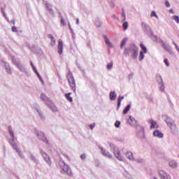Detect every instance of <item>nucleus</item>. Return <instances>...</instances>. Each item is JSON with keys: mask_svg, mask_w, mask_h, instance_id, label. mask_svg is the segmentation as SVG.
<instances>
[{"mask_svg": "<svg viewBox=\"0 0 179 179\" xmlns=\"http://www.w3.org/2000/svg\"><path fill=\"white\" fill-rule=\"evenodd\" d=\"M8 132L9 135L12 137V140L10 141V145L12 146L13 149H15V150L20 155V150L17 146V143L15 142V133H13V130H12V127H10V126L8 127Z\"/></svg>", "mask_w": 179, "mask_h": 179, "instance_id": "1", "label": "nucleus"}, {"mask_svg": "<svg viewBox=\"0 0 179 179\" xmlns=\"http://www.w3.org/2000/svg\"><path fill=\"white\" fill-rule=\"evenodd\" d=\"M138 52L139 49L136 45H131L130 48L125 49L124 55H129V54H131L132 58H136V57H138Z\"/></svg>", "mask_w": 179, "mask_h": 179, "instance_id": "2", "label": "nucleus"}, {"mask_svg": "<svg viewBox=\"0 0 179 179\" xmlns=\"http://www.w3.org/2000/svg\"><path fill=\"white\" fill-rule=\"evenodd\" d=\"M66 78L71 90L75 92L76 90V84L75 83V78H73V75L72 73H71V71L67 73Z\"/></svg>", "mask_w": 179, "mask_h": 179, "instance_id": "3", "label": "nucleus"}, {"mask_svg": "<svg viewBox=\"0 0 179 179\" xmlns=\"http://www.w3.org/2000/svg\"><path fill=\"white\" fill-rule=\"evenodd\" d=\"M58 54L61 55L64 51V42L61 39L58 41V45H57Z\"/></svg>", "mask_w": 179, "mask_h": 179, "instance_id": "4", "label": "nucleus"}, {"mask_svg": "<svg viewBox=\"0 0 179 179\" xmlns=\"http://www.w3.org/2000/svg\"><path fill=\"white\" fill-rule=\"evenodd\" d=\"M149 124H151L150 129H155L159 128V124L157 122L155 121L153 119L148 120Z\"/></svg>", "mask_w": 179, "mask_h": 179, "instance_id": "5", "label": "nucleus"}, {"mask_svg": "<svg viewBox=\"0 0 179 179\" xmlns=\"http://www.w3.org/2000/svg\"><path fill=\"white\" fill-rule=\"evenodd\" d=\"M113 153L115 157L118 159V160H120V162H122L124 160V158H122V157L121 156V152H120V150H118V149L115 150L113 151Z\"/></svg>", "mask_w": 179, "mask_h": 179, "instance_id": "6", "label": "nucleus"}, {"mask_svg": "<svg viewBox=\"0 0 179 179\" xmlns=\"http://www.w3.org/2000/svg\"><path fill=\"white\" fill-rule=\"evenodd\" d=\"M101 152L105 157H108V159H113V155L109 152L106 151V150L102 149Z\"/></svg>", "mask_w": 179, "mask_h": 179, "instance_id": "7", "label": "nucleus"}, {"mask_svg": "<svg viewBox=\"0 0 179 179\" xmlns=\"http://www.w3.org/2000/svg\"><path fill=\"white\" fill-rule=\"evenodd\" d=\"M48 36L50 39V45H51V47H54V45H55V44L57 43V41H55V38H54L52 34H48Z\"/></svg>", "mask_w": 179, "mask_h": 179, "instance_id": "8", "label": "nucleus"}, {"mask_svg": "<svg viewBox=\"0 0 179 179\" xmlns=\"http://www.w3.org/2000/svg\"><path fill=\"white\" fill-rule=\"evenodd\" d=\"M159 174L161 179H169V175H167V173H166L163 170L159 171Z\"/></svg>", "mask_w": 179, "mask_h": 179, "instance_id": "9", "label": "nucleus"}, {"mask_svg": "<svg viewBox=\"0 0 179 179\" xmlns=\"http://www.w3.org/2000/svg\"><path fill=\"white\" fill-rule=\"evenodd\" d=\"M13 62L14 65L17 66V68H19L21 71H23V66H22V64H20V62H17L16 61V59H13Z\"/></svg>", "mask_w": 179, "mask_h": 179, "instance_id": "10", "label": "nucleus"}, {"mask_svg": "<svg viewBox=\"0 0 179 179\" xmlns=\"http://www.w3.org/2000/svg\"><path fill=\"white\" fill-rule=\"evenodd\" d=\"M153 136H156L157 138H163V133L159 130H155L153 132Z\"/></svg>", "mask_w": 179, "mask_h": 179, "instance_id": "11", "label": "nucleus"}, {"mask_svg": "<svg viewBox=\"0 0 179 179\" xmlns=\"http://www.w3.org/2000/svg\"><path fill=\"white\" fill-rule=\"evenodd\" d=\"M128 122L130 124V125H135V124H136V120H135V118L132 116H129Z\"/></svg>", "mask_w": 179, "mask_h": 179, "instance_id": "12", "label": "nucleus"}, {"mask_svg": "<svg viewBox=\"0 0 179 179\" xmlns=\"http://www.w3.org/2000/svg\"><path fill=\"white\" fill-rule=\"evenodd\" d=\"M42 156L45 159V162H47V163L48 164L51 163V159H50V156H48L45 152H43Z\"/></svg>", "mask_w": 179, "mask_h": 179, "instance_id": "13", "label": "nucleus"}, {"mask_svg": "<svg viewBox=\"0 0 179 179\" xmlns=\"http://www.w3.org/2000/svg\"><path fill=\"white\" fill-rule=\"evenodd\" d=\"M41 100H43V101H45V103H48V101H51V100H50V98H48L45 94H42L41 95Z\"/></svg>", "mask_w": 179, "mask_h": 179, "instance_id": "14", "label": "nucleus"}, {"mask_svg": "<svg viewBox=\"0 0 179 179\" xmlns=\"http://www.w3.org/2000/svg\"><path fill=\"white\" fill-rule=\"evenodd\" d=\"M110 99L111 101H114L115 100V99H117V94H115V92H110Z\"/></svg>", "mask_w": 179, "mask_h": 179, "instance_id": "15", "label": "nucleus"}, {"mask_svg": "<svg viewBox=\"0 0 179 179\" xmlns=\"http://www.w3.org/2000/svg\"><path fill=\"white\" fill-rule=\"evenodd\" d=\"M71 94H72V93H71V92L67 93V94H65V97H66V99L68 101H70V103H72V101H73V99L71 96Z\"/></svg>", "mask_w": 179, "mask_h": 179, "instance_id": "16", "label": "nucleus"}, {"mask_svg": "<svg viewBox=\"0 0 179 179\" xmlns=\"http://www.w3.org/2000/svg\"><path fill=\"white\" fill-rule=\"evenodd\" d=\"M140 47L141 48V51H143V52H144V54L148 53V49L146 48V46H145V45H143V43H141Z\"/></svg>", "mask_w": 179, "mask_h": 179, "instance_id": "17", "label": "nucleus"}, {"mask_svg": "<svg viewBox=\"0 0 179 179\" xmlns=\"http://www.w3.org/2000/svg\"><path fill=\"white\" fill-rule=\"evenodd\" d=\"M165 121L169 127H170L171 128V127H173V120L170 117L166 118Z\"/></svg>", "mask_w": 179, "mask_h": 179, "instance_id": "18", "label": "nucleus"}, {"mask_svg": "<svg viewBox=\"0 0 179 179\" xmlns=\"http://www.w3.org/2000/svg\"><path fill=\"white\" fill-rule=\"evenodd\" d=\"M126 157L127 159H129V160H132L134 159V156L132 155V152H127L126 153Z\"/></svg>", "mask_w": 179, "mask_h": 179, "instance_id": "19", "label": "nucleus"}, {"mask_svg": "<svg viewBox=\"0 0 179 179\" xmlns=\"http://www.w3.org/2000/svg\"><path fill=\"white\" fill-rule=\"evenodd\" d=\"M124 100V96H119L117 98V108L121 106V101Z\"/></svg>", "mask_w": 179, "mask_h": 179, "instance_id": "20", "label": "nucleus"}, {"mask_svg": "<svg viewBox=\"0 0 179 179\" xmlns=\"http://www.w3.org/2000/svg\"><path fill=\"white\" fill-rule=\"evenodd\" d=\"M131 109V105H128L123 110V114H127L129 110Z\"/></svg>", "mask_w": 179, "mask_h": 179, "instance_id": "21", "label": "nucleus"}, {"mask_svg": "<svg viewBox=\"0 0 179 179\" xmlns=\"http://www.w3.org/2000/svg\"><path fill=\"white\" fill-rule=\"evenodd\" d=\"M127 41H128V38H124L121 43L120 48H123L124 45H125V44H127Z\"/></svg>", "mask_w": 179, "mask_h": 179, "instance_id": "22", "label": "nucleus"}, {"mask_svg": "<svg viewBox=\"0 0 179 179\" xmlns=\"http://www.w3.org/2000/svg\"><path fill=\"white\" fill-rule=\"evenodd\" d=\"M143 51L141 50L139 54V61H142L143 58H145V55L143 54Z\"/></svg>", "mask_w": 179, "mask_h": 179, "instance_id": "23", "label": "nucleus"}, {"mask_svg": "<svg viewBox=\"0 0 179 179\" xmlns=\"http://www.w3.org/2000/svg\"><path fill=\"white\" fill-rule=\"evenodd\" d=\"M34 71L36 73V75H37L38 79L41 80V82H43V78H41V76H40V73H38V71H37V69L36 68H34Z\"/></svg>", "mask_w": 179, "mask_h": 179, "instance_id": "24", "label": "nucleus"}, {"mask_svg": "<svg viewBox=\"0 0 179 179\" xmlns=\"http://www.w3.org/2000/svg\"><path fill=\"white\" fill-rule=\"evenodd\" d=\"M34 71L36 73V75H37L38 79L41 80V82H43V78H41V76H40V73H38V71H37V69L36 68H34Z\"/></svg>", "mask_w": 179, "mask_h": 179, "instance_id": "25", "label": "nucleus"}, {"mask_svg": "<svg viewBox=\"0 0 179 179\" xmlns=\"http://www.w3.org/2000/svg\"><path fill=\"white\" fill-rule=\"evenodd\" d=\"M169 166H170L171 167H172L173 169H174V168L177 167V163H176V162L171 161V162H169Z\"/></svg>", "mask_w": 179, "mask_h": 179, "instance_id": "26", "label": "nucleus"}, {"mask_svg": "<svg viewBox=\"0 0 179 179\" xmlns=\"http://www.w3.org/2000/svg\"><path fill=\"white\" fill-rule=\"evenodd\" d=\"M105 43L108 47H113V45H111V42H110L108 38H106Z\"/></svg>", "mask_w": 179, "mask_h": 179, "instance_id": "27", "label": "nucleus"}, {"mask_svg": "<svg viewBox=\"0 0 179 179\" xmlns=\"http://www.w3.org/2000/svg\"><path fill=\"white\" fill-rule=\"evenodd\" d=\"M113 62H110V63H108L106 66L107 69H111V68H113Z\"/></svg>", "mask_w": 179, "mask_h": 179, "instance_id": "28", "label": "nucleus"}, {"mask_svg": "<svg viewBox=\"0 0 179 179\" xmlns=\"http://www.w3.org/2000/svg\"><path fill=\"white\" fill-rule=\"evenodd\" d=\"M150 16H151V17H153V16H155V17H156L157 19H159V16H157V15L156 14V12H155V11H152L151 13Z\"/></svg>", "mask_w": 179, "mask_h": 179, "instance_id": "29", "label": "nucleus"}, {"mask_svg": "<svg viewBox=\"0 0 179 179\" xmlns=\"http://www.w3.org/2000/svg\"><path fill=\"white\" fill-rule=\"evenodd\" d=\"M122 27L124 30H127L128 29V22L123 23Z\"/></svg>", "mask_w": 179, "mask_h": 179, "instance_id": "30", "label": "nucleus"}, {"mask_svg": "<svg viewBox=\"0 0 179 179\" xmlns=\"http://www.w3.org/2000/svg\"><path fill=\"white\" fill-rule=\"evenodd\" d=\"M121 125V122L120 121H116L115 123V127L116 128H120V126Z\"/></svg>", "mask_w": 179, "mask_h": 179, "instance_id": "31", "label": "nucleus"}, {"mask_svg": "<svg viewBox=\"0 0 179 179\" xmlns=\"http://www.w3.org/2000/svg\"><path fill=\"white\" fill-rule=\"evenodd\" d=\"M173 20H176V23H179V17L177 15L173 16Z\"/></svg>", "mask_w": 179, "mask_h": 179, "instance_id": "32", "label": "nucleus"}, {"mask_svg": "<svg viewBox=\"0 0 179 179\" xmlns=\"http://www.w3.org/2000/svg\"><path fill=\"white\" fill-rule=\"evenodd\" d=\"M164 62L166 66H170V63L169 62V59H164Z\"/></svg>", "mask_w": 179, "mask_h": 179, "instance_id": "33", "label": "nucleus"}, {"mask_svg": "<svg viewBox=\"0 0 179 179\" xmlns=\"http://www.w3.org/2000/svg\"><path fill=\"white\" fill-rule=\"evenodd\" d=\"M11 30L13 32L17 33V28L15 26L12 27Z\"/></svg>", "mask_w": 179, "mask_h": 179, "instance_id": "34", "label": "nucleus"}, {"mask_svg": "<svg viewBox=\"0 0 179 179\" xmlns=\"http://www.w3.org/2000/svg\"><path fill=\"white\" fill-rule=\"evenodd\" d=\"M165 6H166V8H170V3L169 2V1H165Z\"/></svg>", "mask_w": 179, "mask_h": 179, "instance_id": "35", "label": "nucleus"}, {"mask_svg": "<svg viewBox=\"0 0 179 179\" xmlns=\"http://www.w3.org/2000/svg\"><path fill=\"white\" fill-rule=\"evenodd\" d=\"M80 159H82V160H85V159H86V155H85V154L81 155Z\"/></svg>", "mask_w": 179, "mask_h": 179, "instance_id": "36", "label": "nucleus"}, {"mask_svg": "<svg viewBox=\"0 0 179 179\" xmlns=\"http://www.w3.org/2000/svg\"><path fill=\"white\" fill-rule=\"evenodd\" d=\"M159 89H160V90H162V91L164 90V85L161 84V85H160V87H159Z\"/></svg>", "mask_w": 179, "mask_h": 179, "instance_id": "37", "label": "nucleus"}, {"mask_svg": "<svg viewBox=\"0 0 179 179\" xmlns=\"http://www.w3.org/2000/svg\"><path fill=\"white\" fill-rule=\"evenodd\" d=\"M94 127H96V124H90V129H93V128H94Z\"/></svg>", "mask_w": 179, "mask_h": 179, "instance_id": "38", "label": "nucleus"}, {"mask_svg": "<svg viewBox=\"0 0 179 179\" xmlns=\"http://www.w3.org/2000/svg\"><path fill=\"white\" fill-rule=\"evenodd\" d=\"M67 173L69 174V176H72V172L71 171V169H68L67 170Z\"/></svg>", "mask_w": 179, "mask_h": 179, "instance_id": "39", "label": "nucleus"}, {"mask_svg": "<svg viewBox=\"0 0 179 179\" xmlns=\"http://www.w3.org/2000/svg\"><path fill=\"white\" fill-rule=\"evenodd\" d=\"M60 22H61V24H63V26L65 25V20H64V19H62Z\"/></svg>", "mask_w": 179, "mask_h": 179, "instance_id": "40", "label": "nucleus"}, {"mask_svg": "<svg viewBox=\"0 0 179 179\" xmlns=\"http://www.w3.org/2000/svg\"><path fill=\"white\" fill-rule=\"evenodd\" d=\"M52 111H58V109L57 108V107H53V108L52 109Z\"/></svg>", "mask_w": 179, "mask_h": 179, "instance_id": "41", "label": "nucleus"}, {"mask_svg": "<svg viewBox=\"0 0 179 179\" xmlns=\"http://www.w3.org/2000/svg\"><path fill=\"white\" fill-rule=\"evenodd\" d=\"M169 13H174V10L173 9L169 10Z\"/></svg>", "mask_w": 179, "mask_h": 179, "instance_id": "42", "label": "nucleus"}, {"mask_svg": "<svg viewBox=\"0 0 179 179\" xmlns=\"http://www.w3.org/2000/svg\"><path fill=\"white\" fill-rule=\"evenodd\" d=\"M31 66H32L33 69H34V68H36V67H34V65L33 64V62H31Z\"/></svg>", "mask_w": 179, "mask_h": 179, "instance_id": "43", "label": "nucleus"}, {"mask_svg": "<svg viewBox=\"0 0 179 179\" xmlns=\"http://www.w3.org/2000/svg\"><path fill=\"white\" fill-rule=\"evenodd\" d=\"M122 16H123V17H124V20H125V19H126L125 14L123 13V14H122Z\"/></svg>", "mask_w": 179, "mask_h": 179, "instance_id": "44", "label": "nucleus"}, {"mask_svg": "<svg viewBox=\"0 0 179 179\" xmlns=\"http://www.w3.org/2000/svg\"><path fill=\"white\" fill-rule=\"evenodd\" d=\"M159 78L160 79H162V76H159Z\"/></svg>", "mask_w": 179, "mask_h": 179, "instance_id": "45", "label": "nucleus"}, {"mask_svg": "<svg viewBox=\"0 0 179 179\" xmlns=\"http://www.w3.org/2000/svg\"><path fill=\"white\" fill-rule=\"evenodd\" d=\"M77 23H79V20H77Z\"/></svg>", "mask_w": 179, "mask_h": 179, "instance_id": "46", "label": "nucleus"}, {"mask_svg": "<svg viewBox=\"0 0 179 179\" xmlns=\"http://www.w3.org/2000/svg\"><path fill=\"white\" fill-rule=\"evenodd\" d=\"M175 45H176V48L178 47V46H177V44H176V43H175Z\"/></svg>", "mask_w": 179, "mask_h": 179, "instance_id": "47", "label": "nucleus"}, {"mask_svg": "<svg viewBox=\"0 0 179 179\" xmlns=\"http://www.w3.org/2000/svg\"><path fill=\"white\" fill-rule=\"evenodd\" d=\"M13 24H15V22H13Z\"/></svg>", "mask_w": 179, "mask_h": 179, "instance_id": "48", "label": "nucleus"}]
</instances>
